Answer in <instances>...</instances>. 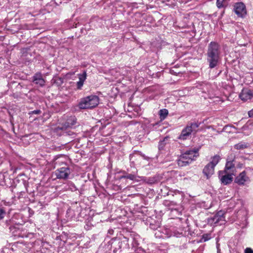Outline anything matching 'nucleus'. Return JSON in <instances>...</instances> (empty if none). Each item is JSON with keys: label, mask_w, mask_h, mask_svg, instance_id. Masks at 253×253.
I'll list each match as a JSON object with an SVG mask.
<instances>
[{"label": "nucleus", "mask_w": 253, "mask_h": 253, "mask_svg": "<svg viewBox=\"0 0 253 253\" xmlns=\"http://www.w3.org/2000/svg\"><path fill=\"white\" fill-rule=\"evenodd\" d=\"M220 49V45L215 42H211L209 44L207 56L210 68H213L217 65L221 53Z\"/></svg>", "instance_id": "nucleus-1"}, {"label": "nucleus", "mask_w": 253, "mask_h": 253, "mask_svg": "<svg viewBox=\"0 0 253 253\" xmlns=\"http://www.w3.org/2000/svg\"><path fill=\"white\" fill-rule=\"evenodd\" d=\"M198 149H193L186 151L182 153L177 160V164L179 167H184L190 163L198 157Z\"/></svg>", "instance_id": "nucleus-2"}, {"label": "nucleus", "mask_w": 253, "mask_h": 253, "mask_svg": "<svg viewBox=\"0 0 253 253\" xmlns=\"http://www.w3.org/2000/svg\"><path fill=\"white\" fill-rule=\"evenodd\" d=\"M99 102V97L95 95H91L81 99L79 107L80 109H91L97 106Z\"/></svg>", "instance_id": "nucleus-3"}, {"label": "nucleus", "mask_w": 253, "mask_h": 253, "mask_svg": "<svg viewBox=\"0 0 253 253\" xmlns=\"http://www.w3.org/2000/svg\"><path fill=\"white\" fill-rule=\"evenodd\" d=\"M200 123H192L190 125H187L181 131L180 135L178 138L180 140H186L192 132L197 131V129L199 126Z\"/></svg>", "instance_id": "nucleus-4"}, {"label": "nucleus", "mask_w": 253, "mask_h": 253, "mask_svg": "<svg viewBox=\"0 0 253 253\" xmlns=\"http://www.w3.org/2000/svg\"><path fill=\"white\" fill-rule=\"evenodd\" d=\"M235 155L234 154H230L228 156L226 159V163L225 164V168L223 171L227 173L235 175L236 172V169L235 166L234 159Z\"/></svg>", "instance_id": "nucleus-5"}, {"label": "nucleus", "mask_w": 253, "mask_h": 253, "mask_svg": "<svg viewBox=\"0 0 253 253\" xmlns=\"http://www.w3.org/2000/svg\"><path fill=\"white\" fill-rule=\"evenodd\" d=\"M250 179L247 175L246 171H243L238 174L234 179V182L239 186H244L250 182Z\"/></svg>", "instance_id": "nucleus-6"}, {"label": "nucleus", "mask_w": 253, "mask_h": 253, "mask_svg": "<svg viewBox=\"0 0 253 253\" xmlns=\"http://www.w3.org/2000/svg\"><path fill=\"white\" fill-rule=\"evenodd\" d=\"M71 173V170L68 167H62L57 169L54 174L58 179H67Z\"/></svg>", "instance_id": "nucleus-7"}, {"label": "nucleus", "mask_w": 253, "mask_h": 253, "mask_svg": "<svg viewBox=\"0 0 253 253\" xmlns=\"http://www.w3.org/2000/svg\"><path fill=\"white\" fill-rule=\"evenodd\" d=\"M233 175V174L226 172L222 170L219 171L218 172V177L220 181L221 184L224 185L229 184L232 182Z\"/></svg>", "instance_id": "nucleus-8"}, {"label": "nucleus", "mask_w": 253, "mask_h": 253, "mask_svg": "<svg viewBox=\"0 0 253 253\" xmlns=\"http://www.w3.org/2000/svg\"><path fill=\"white\" fill-rule=\"evenodd\" d=\"M234 11L238 17L244 18L247 14L245 5L243 2H237L234 5Z\"/></svg>", "instance_id": "nucleus-9"}, {"label": "nucleus", "mask_w": 253, "mask_h": 253, "mask_svg": "<svg viewBox=\"0 0 253 253\" xmlns=\"http://www.w3.org/2000/svg\"><path fill=\"white\" fill-rule=\"evenodd\" d=\"M172 235V234L171 233L169 229L163 228L162 227L156 230L155 233V236L156 237L159 238H168L171 236Z\"/></svg>", "instance_id": "nucleus-10"}, {"label": "nucleus", "mask_w": 253, "mask_h": 253, "mask_svg": "<svg viewBox=\"0 0 253 253\" xmlns=\"http://www.w3.org/2000/svg\"><path fill=\"white\" fill-rule=\"evenodd\" d=\"M33 82L40 86H43L45 84V81L43 79L42 74L40 72L36 73L33 77Z\"/></svg>", "instance_id": "nucleus-11"}, {"label": "nucleus", "mask_w": 253, "mask_h": 253, "mask_svg": "<svg viewBox=\"0 0 253 253\" xmlns=\"http://www.w3.org/2000/svg\"><path fill=\"white\" fill-rule=\"evenodd\" d=\"M240 98L243 101L251 99L253 96V92L247 88L243 89L239 95Z\"/></svg>", "instance_id": "nucleus-12"}, {"label": "nucleus", "mask_w": 253, "mask_h": 253, "mask_svg": "<svg viewBox=\"0 0 253 253\" xmlns=\"http://www.w3.org/2000/svg\"><path fill=\"white\" fill-rule=\"evenodd\" d=\"M78 76L79 81L77 83V87L78 89H81L86 79V72L84 71L83 73L78 74Z\"/></svg>", "instance_id": "nucleus-13"}, {"label": "nucleus", "mask_w": 253, "mask_h": 253, "mask_svg": "<svg viewBox=\"0 0 253 253\" xmlns=\"http://www.w3.org/2000/svg\"><path fill=\"white\" fill-rule=\"evenodd\" d=\"M214 167L208 163L203 170V173L207 178H209L214 173Z\"/></svg>", "instance_id": "nucleus-14"}, {"label": "nucleus", "mask_w": 253, "mask_h": 253, "mask_svg": "<svg viewBox=\"0 0 253 253\" xmlns=\"http://www.w3.org/2000/svg\"><path fill=\"white\" fill-rule=\"evenodd\" d=\"M212 222L214 223H217L220 221H224L225 217L224 213L221 211L217 212L213 217L211 219Z\"/></svg>", "instance_id": "nucleus-15"}, {"label": "nucleus", "mask_w": 253, "mask_h": 253, "mask_svg": "<svg viewBox=\"0 0 253 253\" xmlns=\"http://www.w3.org/2000/svg\"><path fill=\"white\" fill-rule=\"evenodd\" d=\"M77 122V119L75 116H71L66 120L64 126L66 128L72 127Z\"/></svg>", "instance_id": "nucleus-16"}, {"label": "nucleus", "mask_w": 253, "mask_h": 253, "mask_svg": "<svg viewBox=\"0 0 253 253\" xmlns=\"http://www.w3.org/2000/svg\"><path fill=\"white\" fill-rule=\"evenodd\" d=\"M249 146V144L248 143L241 141L238 144H236L234 145V148L237 150H243L244 149L247 148Z\"/></svg>", "instance_id": "nucleus-17"}, {"label": "nucleus", "mask_w": 253, "mask_h": 253, "mask_svg": "<svg viewBox=\"0 0 253 253\" xmlns=\"http://www.w3.org/2000/svg\"><path fill=\"white\" fill-rule=\"evenodd\" d=\"M211 161L209 163L212 166L215 167L216 165L219 163L220 161L221 158L219 155H215L214 156H213L211 158Z\"/></svg>", "instance_id": "nucleus-18"}, {"label": "nucleus", "mask_w": 253, "mask_h": 253, "mask_svg": "<svg viewBox=\"0 0 253 253\" xmlns=\"http://www.w3.org/2000/svg\"><path fill=\"white\" fill-rule=\"evenodd\" d=\"M169 114V111L166 109H161L159 112V115L160 116V118L161 120H164L168 116Z\"/></svg>", "instance_id": "nucleus-19"}, {"label": "nucleus", "mask_w": 253, "mask_h": 253, "mask_svg": "<svg viewBox=\"0 0 253 253\" xmlns=\"http://www.w3.org/2000/svg\"><path fill=\"white\" fill-rule=\"evenodd\" d=\"M227 1L225 0H216V6L218 8L220 9L225 7L227 5Z\"/></svg>", "instance_id": "nucleus-20"}, {"label": "nucleus", "mask_w": 253, "mask_h": 253, "mask_svg": "<svg viewBox=\"0 0 253 253\" xmlns=\"http://www.w3.org/2000/svg\"><path fill=\"white\" fill-rule=\"evenodd\" d=\"M141 241L140 237L139 235H136L133 238L132 242V244L133 247L137 248L140 244Z\"/></svg>", "instance_id": "nucleus-21"}, {"label": "nucleus", "mask_w": 253, "mask_h": 253, "mask_svg": "<svg viewBox=\"0 0 253 253\" xmlns=\"http://www.w3.org/2000/svg\"><path fill=\"white\" fill-rule=\"evenodd\" d=\"M149 227L154 230H157L159 228H161L160 223L158 221H154L153 223H151L149 225Z\"/></svg>", "instance_id": "nucleus-22"}, {"label": "nucleus", "mask_w": 253, "mask_h": 253, "mask_svg": "<svg viewBox=\"0 0 253 253\" xmlns=\"http://www.w3.org/2000/svg\"><path fill=\"white\" fill-rule=\"evenodd\" d=\"M168 138H169L168 137H166L162 140L160 141L158 145V148L159 150H163L166 145V141L168 140Z\"/></svg>", "instance_id": "nucleus-23"}, {"label": "nucleus", "mask_w": 253, "mask_h": 253, "mask_svg": "<svg viewBox=\"0 0 253 253\" xmlns=\"http://www.w3.org/2000/svg\"><path fill=\"white\" fill-rule=\"evenodd\" d=\"M120 243V241L116 239H112L109 242H108V246H111L110 249L113 248H114V252L116 250V248L115 247V246L117 244H119Z\"/></svg>", "instance_id": "nucleus-24"}, {"label": "nucleus", "mask_w": 253, "mask_h": 253, "mask_svg": "<svg viewBox=\"0 0 253 253\" xmlns=\"http://www.w3.org/2000/svg\"><path fill=\"white\" fill-rule=\"evenodd\" d=\"M211 238V234H204L202 235V238L201 239V242H206L209 240Z\"/></svg>", "instance_id": "nucleus-25"}, {"label": "nucleus", "mask_w": 253, "mask_h": 253, "mask_svg": "<svg viewBox=\"0 0 253 253\" xmlns=\"http://www.w3.org/2000/svg\"><path fill=\"white\" fill-rule=\"evenodd\" d=\"M137 170L135 172H133V173L126 174L127 179H129L131 180H134L136 178Z\"/></svg>", "instance_id": "nucleus-26"}, {"label": "nucleus", "mask_w": 253, "mask_h": 253, "mask_svg": "<svg viewBox=\"0 0 253 253\" xmlns=\"http://www.w3.org/2000/svg\"><path fill=\"white\" fill-rule=\"evenodd\" d=\"M164 205L167 207H171L174 206L176 205V203L173 201H169L168 200H165L164 202Z\"/></svg>", "instance_id": "nucleus-27"}, {"label": "nucleus", "mask_w": 253, "mask_h": 253, "mask_svg": "<svg viewBox=\"0 0 253 253\" xmlns=\"http://www.w3.org/2000/svg\"><path fill=\"white\" fill-rule=\"evenodd\" d=\"M5 214V211L3 208H0V220L4 218Z\"/></svg>", "instance_id": "nucleus-28"}, {"label": "nucleus", "mask_w": 253, "mask_h": 253, "mask_svg": "<svg viewBox=\"0 0 253 253\" xmlns=\"http://www.w3.org/2000/svg\"><path fill=\"white\" fill-rule=\"evenodd\" d=\"M70 189L72 191H75L76 190H77V187L75 186V185L71 183L70 185Z\"/></svg>", "instance_id": "nucleus-29"}, {"label": "nucleus", "mask_w": 253, "mask_h": 253, "mask_svg": "<svg viewBox=\"0 0 253 253\" xmlns=\"http://www.w3.org/2000/svg\"><path fill=\"white\" fill-rule=\"evenodd\" d=\"M245 253H253V250L250 248H247L245 250Z\"/></svg>", "instance_id": "nucleus-30"}, {"label": "nucleus", "mask_w": 253, "mask_h": 253, "mask_svg": "<svg viewBox=\"0 0 253 253\" xmlns=\"http://www.w3.org/2000/svg\"><path fill=\"white\" fill-rule=\"evenodd\" d=\"M41 113V111L40 110H36L32 112V113L34 114H40Z\"/></svg>", "instance_id": "nucleus-31"}, {"label": "nucleus", "mask_w": 253, "mask_h": 253, "mask_svg": "<svg viewBox=\"0 0 253 253\" xmlns=\"http://www.w3.org/2000/svg\"><path fill=\"white\" fill-rule=\"evenodd\" d=\"M248 115H249L250 117H253V108L251 110L249 111Z\"/></svg>", "instance_id": "nucleus-32"}, {"label": "nucleus", "mask_w": 253, "mask_h": 253, "mask_svg": "<svg viewBox=\"0 0 253 253\" xmlns=\"http://www.w3.org/2000/svg\"><path fill=\"white\" fill-rule=\"evenodd\" d=\"M217 253H220V249H219V245H217Z\"/></svg>", "instance_id": "nucleus-33"}, {"label": "nucleus", "mask_w": 253, "mask_h": 253, "mask_svg": "<svg viewBox=\"0 0 253 253\" xmlns=\"http://www.w3.org/2000/svg\"><path fill=\"white\" fill-rule=\"evenodd\" d=\"M120 178L121 179H127L126 174L123 175L121 176Z\"/></svg>", "instance_id": "nucleus-34"}, {"label": "nucleus", "mask_w": 253, "mask_h": 253, "mask_svg": "<svg viewBox=\"0 0 253 253\" xmlns=\"http://www.w3.org/2000/svg\"><path fill=\"white\" fill-rule=\"evenodd\" d=\"M11 228H12V227H10L9 228V229H10V230H11Z\"/></svg>", "instance_id": "nucleus-35"}]
</instances>
